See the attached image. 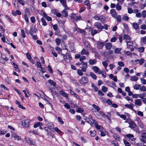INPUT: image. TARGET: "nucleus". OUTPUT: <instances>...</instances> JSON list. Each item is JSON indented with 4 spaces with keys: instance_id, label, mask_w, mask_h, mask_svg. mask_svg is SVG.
<instances>
[{
    "instance_id": "2",
    "label": "nucleus",
    "mask_w": 146,
    "mask_h": 146,
    "mask_svg": "<svg viewBox=\"0 0 146 146\" xmlns=\"http://www.w3.org/2000/svg\"><path fill=\"white\" fill-rule=\"evenodd\" d=\"M88 82V79L87 77L84 76L82 77L79 80V82L82 85H85Z\"/></svg>"
},
{
    "instance_id": "42",
    "label": "nucleus",
    "mask_w": 146,
    "mask_h": 146,
    "mask_svg": "<svg viewBox=\"0 0 146 146\" xmlns=\"http://www.w3.org/2000/svg\"><path fill=\"white\" fill-rule=\"evenodd\" d=\"M82 71V70L80 69L77 70V73L80 76H82L83 75V73Z\"/></svg>"
},
{
    "instance_id": "32",
    "label": "nucleus",
    "mask_w": 146,
    "mask_h": 146,
    "mask_svg": "<svg viewBox=\"0 0 146 146\" xmlns=\"http://www.w3.org/2000/svg\"><path fill=\"white\" fill-rule=\"evenodd\" d=\"M121 49V48H117L115 49L114 50V52L115 54L120 53Z\"/></svg>"
},
{
    "instance_id": "43",
    "label": "nucleus",
    "mask_w": 146,
    "mask_h": 146,
    "mask_svg": "<svg viewBox=\"0 0 146 146\" xmlns=\"http://www.w3.org/2000/svg\"><path fill=\"white\" fill-rule=\"evenodd\" d=\"M98 31L97 30H93L91 32V34L92 35L94 36L95 34L97 33Z\"/></svg>"
},
{
    "instance_id": "53",
    "label": "nucleus",
    "mask_w": 146,
    "mask_h": 146,
    "mask_svg": "<svg viewBox=\"0 0 146 146\" xmlns=\"http://www.w3.org/2000/svg\"><path fill=\"white\" fill-rule=\"evenodd\" d=\"M48 70L49 71L50 73L51 74H52L53 73V71L51 66L48 65Z\"/></svg>"
},
{
    "instance_id": "41",
    "label": "nucleus",
    "mask_w": 146,
    "mask_h": 146,
    "mask_svg": "<svg viewBox=\"0 0 146 146\" xmlns=\"http://www.w3.org/2000/svg\"><path fill=\"white\" fill-rule=\"evenodd\" d=\"M127 44L128 46H128H132L133 44V42L132 41H127Z\"/></svg>"
},
{
    "instance_id": "23",
    "label": "nucleus",
    "mask_w": 146,
    "mask_h": 146,
    "mask_svg": "<svg viewBox=\"0 0 146 146\" xmlns=\"http://www.w3.org/2000/svg\"><path fill=\"white\" fill-rule=\"evenodd\" d=\"M132 26L134 29L135 30H137V29L139 28V25L137 23H133Z\"/></svg>"
},
{
    "instance_id": "63",
    "label": "nucleus",
    "mask_w": 146,
    "mask_h": 146,
    "mask_svg": "<svg viewBox=\"0 0 146 146\" xmlns=\"http://www.w3.org/2000/svg\"><path fill=\"white\" fill-rule=\"evenodd\" d=\"M64 106L66 108L69 109L70 108V106L68 103H66L64 105Z\"/></svg>"
},
{
    "instance_id": "27",
    "label": "nucleus",
    "mask_w": 146,
    "mask_h": 146,
    "mask_svg": "<svg viewBox=\"0 0 146 146\" xmlns=\"http://www.w3.org/2000/svg\"><path fill=\"white\" fill-rule=\"evenodd\" d=\"M130 37L128 35H125L123 38V39H125L126 40V41H128V40H130Z\"/></svg>"
},
{
    "instance_id": "12",
    "label": "nucleus",
    "mask_w": 146,
    "mask_h": 146,
    "mask_svg": "<svg viewBox=\"0 0 146 146\" xmlns=\"http://www.w3.org/2000/svg\"><path fill=\"white\" fill-rule=\"evenodd\" d=\"M134 136L133 134H127L125 136V138L126 139L127 138H129L130 141L131 142L130 140L131 141H133V140L132 139H133Z\"/></svg>"
},
{
    "instance_id": "17",
    "label": "nucleus",
    "mask_w": 146,
    "mask_h": 146,
    "mask_svg": "<svg viewBox=\"0 0 146 146\" xmlns=\"http://www.w3.org/2000/svg\"><path fill=\"white\" fill-rule=\"evenodd\" d=\"M129 127L131 128H133L136 126V125L135 122L133 121H130L129 122Z\"/></svg>"
},
{
    "instance_id": "6",
    "label": "nucleus",
    "mask_w": 146,
    "mask_h": 146,
    "mask_svg": "<svg viewBox=\"0 0 146 146\" xmlns=\"http://www.w3.org/2000/svg\"><path fill=\"white\" fill-rule=\"evenodd\" d=\"M105 42L98 41L97 43V48L98 49H101L104 45Z\"/></svg>"
},
{
    "instance_id": "29",
    "label": "nucleus",
    "mask_w": 146,
    "mask_h": 146,
    "mask_svg": "<svg viewBox=\"0 0 146 146\" xmlns=\"http://www.w3.org/2000/svg\"><path fill=\"white\" fill-rule=\"evenodd\" d=\"M84 111V110L82 108L80 107H78L76 110V111L77 112L82 113Z\"/></svg>"
},
{
    "instance_id": "37",
    "label": "nucleus",
    "mask_w": 146,
    "mask_h": 146,
    "mask_svg": "<svg viewBox=\"0 0 146 146\" xmlns=\"http://www.w3.org/2000/svg\"><path fill=\"white\" fill-rule=\"evenodd\" d=\"M138 78L137 76H134L131 77V80L132 81H136L138 80Z\"/></svg>"
},
{
    "instance_id": "52",
    "label": "nucleus",
    "mask_w": 146,
    "mask_h": 146,
    "mask_svg": "<svg viewBox=\"0 0 146 146\" xmlns=\"http://www.w3.org/2000/svg\"><path fill=\"white\" fill-rule=\"evenodd\" d=\"M1 57L3 58V59L5 60L6 61H7L8 60V59L6 57L5 55L4 54H1Z\"/></svg>"
},
{
    "instance_id": "20",
    "label": "nucleus",
    "mask_w": 146,
    "mask_h": 146,
    "mask_svg": "<svg viewBox=\"0 0 146 146\" xmlns=\"http://www.w3.org/2000/svg\"><path fill=\"white\" fill-rule=\"evenodd\" d=\"M125 106L131 109L132 110H134V109L133 108V104L132 103H131L130 104H125Z\"/></svg>"
},
{
    "instance_id": "21",
    "label": "nucleus",
    "mask_w": 146,
    "mask_h": 146,
    "mask_svg": "<svg viewBox=\"0 0 146 146\" xmlns=\"http://www.w3.org/2000/svg\"><path fill=\"white\" fill-rule=\"evenodd\" d=\"M60 94L62 95L63 96H64L65 98H67L68 97V95L67 93H66L63 91L62 90L60 91L59 92Z\"/></svg>"
},
{
    "instance_id": "5",
    "label": "nucleus",
    "mask_w": 146,
    "mask_h": 146,
    "mask_svg": "<svg viewBox=\"0 0 146 146\" xmlns=\"http://www.w3.org/2000/svg\"><path fill=\"white\" fill-rule=\"evenodd\" d=\"M82 68L81 70L83 72H86V69L88 68L87 63H85L84 62H82Z\"/></svg>"
},
{
    "instance_id": "40",
    "label": "nucleus",
    "mask_w": 146,
    "mask_h": 146,
    "mask_svg": "<svg viewBox=\"0 0 146 146\" xmlns=\"http://www.w3.org/2000/svg\"><path fill=\"white\" fill-rule=\"evenodd\" d=\"M58 122L60 123V124H63L64 123V121L62 120L61 117H58Z\"/></svg>"
},
{
    "instance_id": "8",
    "label": "nucleus",
    "mask_w": 146,
    "mask_h": 146,
    "mask_svg": "<svg viewBox=\"0 0 146 146\" xmlns=\"http://www.w3.org/2000/svg\"><path fill=\"white\" fill-rule=\"evenodd\" d=\"M11 137L13 138V139L16 141H19L21 139L20 137L15 133H13L12 134Z\"/></svg>"
},
{
    "instance_id": "49",
    "label": "nucleus",
    "mask_w": 146,
    "mask_h": 146,
    "mask_svg": "<svg viewBox=\"0 0 146 146\" xmlns=\"http://www.w3.org/2000/svg\"><path fill=\"white\" fill-rule=\"evenodd\" d=\"M21 36L23 38L25 37V31L24 30L22 29L21 31Z\"/></svg>"
},
{
    "instance_id": "45",
    "label": "nucleus",
    "mask_w": 146,
    "mask_h": 146,
    "mask_svg": "<svg viewBox=\"0 0 146 146\" xmlns=\"http://www.w3.org/2000/svg\"><path fill=\"white\" fill-rule=\"evenodd\" d=\"M70 94L72 95H74L77 98H80L79 96L75 93L74 92L72 91V90H70Z\"/></svg>"
},
{
    "instance_id": "3",
    "label": "nucleus",
    "mask_w": 146,
    "mask_h": 146,
    "mask_svg": "<svg viewBox=\"0 0 146 146\" xmlns=\"http://www.w3.org/2000/svg\"><path fill=\"white\" fill-rule=\"evenodd\" d=\"M25 140L26 143L29 145H34L36 143L35 141H33L32 139L29 137H25Z\"/></svg>"
},
{
    "instance_id": "55",
    "label": "nucleus",
    "mask_w": 146,
    "mask_h": 146,
    "mask_svg": "<svg viewBox=\"0 0 146 146\" xmlns=\"http://www.w3.org/2000/svg\"><path fill=\"white\" fill-rule=\"evenodd\" d=\"M123 141H124V143L125 145L127 146H130V144L126 140H125L124 139H123Z\"/></svg>"
},
{
    "instance_id": "64",
    "label": "nucleus",
    "mask_w": 146,
    "mask_h": 146,
    "mask_svg": "<svg viewBox=\"0 0 146 146\" xmlns=\"http://www.w3.org/2000/svg\"><path fill=\"white\" fill-rule=\"evenodd\" d=\"M26 55L27 58L29 60L31 59L32 58L31 55L30 53H27Z\"/></svg>"
},
{
    "instance_id": "33",
    "label": "nucleus",
    "mask_w": 146,
    "mask_h": 146,
    "mask_svg": "<svg viewBox=\"0 0 146 146\" xmlns=\"http://www.w3.org/2000/svg\"><path fill=\"white\" fill-rule=\"evenodd\" d=\"M93 107L96 109L98 111H99L100 110V109L99 107L94 104L92 105Z\"/></svg>"
},
{
    "instance_id": "13",
    "label": "nucleus",
    "mask_w": 146,
    "mask_h": 146,
    "mask_svg": "<svg viewBox=\"0 0 146 146\" xmlns=\"http://www.w3.org/2000/svg\"><path fill=\"white\" fill-rule=\"evenodd\" d=\"M110 13L111 14V15L114 18L116 17L117 15V13L115 9H111L110 11Z\"/></svg>"
},
{
    "instance_id": "25",
    "label": "nucleus",
    "mask_w": 146,
    "mask_h": 146,
    "mask_svg": "<svg viewBox=\"0 0 146 146\" xmlns=\"http://www.w3.org/2000/svg\"><path fill=\"white\" fill-rule=\"evenodd\" d=\"M90 75L91 76V77L94 79L96 80L97 79V76L93 73L92 72H90Z\"/></svg>"
},
{
    "instance_id": "24",
    "label": "nucleus",
    "mask_w": 146,
    "mask_h": 146,
    "mask_svg": "<svg viewBox=\"0 0 146 146\" xmlns=\"http://www.w3.org/2000/svg\"><path fill=\"white\" fill-rule=\"evenodd\" d=\"M113 138L116 140L117 141H119L120 138L119 135L117 134H114L113 135Z\"/></svg>"
},
{
    "instance_id": "9",
    "label": "nucleus",
    "mask_w": 146,
    "mask_h": 146,
    "mask_svg": "<svg viewBox=\"0 0 146 146\" xmlns=\"http://www.w3.org/2000/svg\"><path fill=\"white\" fill-rule=\"evenodd\" d=\"M92 69L96 73H98V74L102 73V71L96 66H93L92 67Z\"/></svg>"
},
{
    "instance_id": "14",
    "label": "nucleus",
    "mask_w": 146,
    "mask_h": 146,
    "mask_svg": "<svg viewBox=\"0 0 146 146\" xmlns=\"http://www.w3.org/2000/svg\"><path fill=\"white\" fill-rule=\"evenodd\" d=\"M106 48L107 50L110 49L112 46V44L110 42H108L106 43L105 44Z\"/></svg>"
},
{
    "instance_id": "47",
    "label": "nucleus",
    "mask_w": 146,
    "mask_h": 146,
    "mask_svg": "<svg viewBox=\"0 0 146 146\" xmlns=\"http://www.w3.org/2000/svg\"><path fill=\"white\" fill-rule=\"evenodd\" d=\"M111 116V113L109 112L107 114V115H106V117L109 120L111 121V119L110 118V117Z\"/></svg>"
},
{
    "instance_id": "61",
    "label": "nucleus",
    "mask_w": 146,
    "mask_h": 146,
    "mask_svg": "<svg viewBox=\"0 0 146 146\" xmlns=\"http://www.w3.org/2000/svg\"><path fill=\"white\" fill-rule=\"evenodd\" d=\"M141 83L143 84H146V80L143 78H141Z\"/></svg>"
},
{
    "instance_id": "11",
    "label": "nucleus",
    "mask_w": 146,
    "mask_h": 146,
    "mask_svg": "<svg viewBox=\"0 0 146 146\" xmlns=\"http://www.w3.org/2000/svg\"><path fill=\"white\" fill-rule=\"evenodd\" d=\"M135 102V104L136 105L140 106L141 105L142 102L141 101L140 99H136L134 100Z\"/></svg>"
},
{
    "instance_id": "34",
    "label": "nucleus",
    "mask_w": 146,
    "mask_h": 146,
    "mask_svg": "<svg viewBox=\"0 0 146 146\" xmlns=\"http://www.w3.org/2000/svg\"><path fill=\"white\" fill-rule=\"evenodd\" d=\"M41 21L42 22V25L44 26H46L47 25V23L46 22L45 20L43 18H42L41 19Z\"/></svg>"
},
{
    "instance_id": "4",
    "label": "nucleus",
    "mask_w": 146,
    "mask_h": 146,
    "mask_svg": "<svg viewBox=\"0 0 146 146\" xmlns=\"http://www.w3.org/2000/svg\"><path fill=\"white\" fill-rule=\"evenodd\" d=\"M30 120L27 119L25 120H23L22 121V125L26 127H28L29 125Z\"/></svg>"
},
{
    "instance_id": "15",
    "label": "nucleus",
    "mask_w": 146,
    "mask_h": 146,
    "mask_svg": "<svg viewBox=\"0 0 146 146\" xmlns=\"http://www.w3.org/2000/svg\"><path fill=\"white\" fill-rule=\"evenodd\" d=\"M67 9L66 8H65V9H64L62 11V15L65 17H66L68 16V13L66 10Z\"/></svg>"
},
{
    "instance_id": "46",
    "label": "nucleus",
    "mask_w": 146,
    "mask_h": 146,
    "mask_svg": "<svg viewBox=\"0 0 146 146\" xmlns=\"http://www.w3.org/2000/svg\"><path fill=\"white\" fill-rule=\"evenodd\" d=\"M144 48L143 47L138 48V50L140 52H142L144 51Z\"/></svg>"
},
{
    "instance_id": "39",
    "label": "nucleus",
    "mask_w": 146,
    "mask_h": 146,
    "mask_svg": "<svg viewBox=\"0 0 146 146\" xmlns=\"http://www.w3.org/2000/svg\"><path fill=\"white\" fill-rule=\"evenodd\" d=\"M54 129L55 131L58 132L60 134H61L62 132L57 127H55L54 128Z\"/></svg>"
},
{
    "instance_id": "60",
    "label": "nucleus",
    "mask_w": 146,
    "mask_h": 146,
    "mask_svg": "<svg viewBox=\"0 0 146 146\" xmlns=\"http://www.w3.org/2000/svg\"><path fill=\"white\" fill-rule=\"evenodd\" d=\"M84 4L87 6H88L89 5L90 2L88 0H86L84 2Z\"/></svg>"
},
{
    "instance_id": "22",
    "label": "nucleus",
    "mask_w": 146,
    "mask_h": 146,
    "mask_svg": "<svg viewBox=\"0 0 146 146\" xmlns=\"http://www.w3.org/2000/svg\"><path fill=\"white\" fill-rule=\"evenodd\" d=\"M42 125V123L40 122H38L35 123L34 125V127L36 128L39 126H41Z\"/></svg>"
},
{
    "instance_id": "19",
    "label": "nucleus",
    "mask_w": 146,
    "mask_h": 146,
    "mask_svg": "<svg viewBox=\"0 0 146 146\" xmlns=\"http://www.w3.org/2000/svg\"><path fill=\"white\" fill-rule=\"evenodd\" d=\"M89 54V52L84 48L82 49L81 52V54L82 55L86 54L87 55H88Z\"/></svg>"
},
{
    "instance_id": "56",
    "label": "nucleus",
    "mask_w": 146,
    "mask_h": 146,
    "mask_svg": "<svg viewBox=\"0 0 146 146\" xmlns=\"http://www.w3.org/2000/svg\"><path fill=\"white\" fill-rule=\"evenodd\" d=\"M24 18L26 22L28 23L29 22V19L27 17V15L26 13H25L24 15Z\"/></svg>"
},
{
    "instance_id": "36",
    "label": "nucleus",
    "mask_w": 146,
    "mask_h": 146,
    "mask_svg": "<svg viewBox=\"0 0 146 146\" xmlns=\"http://www.w3.org/2000/svg\"><path fill=\"white\" fill-rule=\"evenodd\" d=\"M116 9L118 11H120L121 9V7L120 6L119 4L117 3L116 5Z\"/></svg>"
},
{
    "instance_id": "35",
    "label": "nucleus",
    "mask_w": 146,
    "mask_h": 146,
    "mask_svg": "<svg viewBox=\"0 0 146 146\" xmlns=\"http://www.w3.org/2000/svg\"><path fill=\"white\" fill-rule=\"evenodd\" d=\"M141 42L142 43L146 44V36H145L141 38Z\"/></svg>"
},
{
    "instance_id": "44",
    "label": "nucleus",
    "mask_w": 146,
    "mask_h": 146,
    "mask_svg": "<svg viewBox=\"0 0 146 146\" xmlns=\"http://www.w3.org/2000/svg\"><path fill=\"white\" fill-rule=\"evenodd\" d=\"M35 66H36L37 67L39 68H40L42 66L41 63L40 62H36L35 64Z\"/></svg>"
},
{
    "instance_id": "18",
    "label": "nucleus",
    "mask_w": 146,
    "mask_h": 146,
    "mask_svg": "<svg viewBox=\"0 0 146 146\" xmlns=\"http://www.w3.org/2000/svg\"><path fill=\"white\" fill-rule=\"evenodd\" d=\"M96 59H94V60L90 59L89 60V63L91 65H93L96 64Z\"/></svg>"
},
{
    "instance_id": "7",
    "label": "nucleus",
    "mask_w": 146,
    "mask_h": 146,
    "mask_svg": "<svg viewBox=\"0 0 146 146\" xmlns=\"http://www.w3.org/2000/svg\"><path fill=\"white\" fill-rule=\"evenodd\" d=\"M94 25L99 29L102 30L103 29V26L100 22H96L94 23Z\"/></svg>"
},
{
    "instance_id": "16",
    "label": "nucleus",
    "mask_w": 146,
    "mask_h": 146,
    "mask_svg": "<svg viewBox=\"0 0 146 146\" xmlns=\"http://www.w3.org/2000/svg\"><path fill=\"white\" fill-rule=\"evenodd\" d=\"M85 46V48L88 50L90 49V45L89 44L88 42L87 41H84L83 42Z\"/></svg>"
},
{
    "instance_id": "57",
    "label": "nucleus",
    "mask_w": 146,
    "mask_h": 146,
    "mask_svg": "<svg viewBox=\"0 0 146 146\" xmlns=\"http://www.w3.org/2000/svg\"><path fill=\"white\" fill-rule=\"evenodd\" d=\"M78 29L80 33H82L84 35H86L87 34V33L84 30L81 29H80L79 28H78Z\"/></svg>"
},
{
    "instance_id": "54",
    "label": "nucleus",
    "mask_w": 146,
    "mask_h": 146,
    "mask_svg": "<svg viewBox=\"0 0 146 146\" xmlns=\"http://www.w3.org/2000/svg\"><path fill=\"white\" fill-rule=\"evenodd\" d=\"M117 20L118 22H120L121 21V16L120 15H118L116 17Z\"/></svg>"
},
{
    "instance_id": "50",
    "label": "nucleus",
    "mask_w": 146,
    "mask_h": 146,
    "mask_svg": "<svg viewBox=\"0 0 146 146\" xmlns=\"http://www.w3.org/2000/svg\"><path fill=\"white\" fill-rule=\"evenodd\" d=\"M137 61H138L139 62V63L140 65H141L144 62V60L143 59L141 58L139 60H137Z\"/></svg>"
},
{
    "instance_id": "31",
    "label": "nucleus",
    "mask_w": 146,
    "mask_h": 146,
    "mask_svg": "<svg viewBox=\"0 0 146 146\" xmlns=\"http://www.w3.org/2000/svg\"><path fill=\"white\" fill-rule=\"evenodd\" d=\"M139 90L143 92L146 91V88L144 86H142L139 88Z\"/></svg>"
},
{
    "instance_id": "30",
    "label": "nucleus",
    "mask_w": 146,
    "mask_h": 146,
    "mask_svg": "<svg viewBox=\"0 0 146 146\" xmlns=\"http://www.w3.org/2000/svg\"><path fill=\"white\" fill-rule=\"evenodd\" d=\"M140 85L135 84L134 86H133V88L134 89L136 90H138L139 89V88L140 87Z\"/></svg>"
},
{
    "instance_id": "51",
    "label": "nucleus",
    "mask_w": 146,
    "mask_h": 146,
    "mask_svg": "<svg viewBox=\"0 0 146 146\" xmlns=\"http://www.w3.org/2000/svg\"><path fill=\"white\" fill-rule=\"evenodd\" d=\"M108 90V88L105 86H103L102 87V90L104 92H106Z\"/></svg>"
},
{
    "instance_id": "48",
    "label": "nucleus",
    "mask_w": 146,
    "mask_h": 146,
    "mask_svg": "<svg viewBox=\"0 0 146 146\" xmlns=\"http://www.w3.org/2000/svg\"><path fill=\"white\" fill-rule=\"evenodd\" d=\"M102 64L104 67L106 68L108 65L107 62L106 61H104L102 62Z\"/></svg>"
},
{
    "instance_id": "28",
    "label": "nucleus",
    "mask_w": 146,
    "mask_h": 146,
    "mask_svg": "<svg viewBox=\"0 0 146 146\" xmlns=\"http://www.w3.org/2000/svg\"><path fill=\"white\" fill-rule=\"evenodd\" d=\"M55 42L57 45H60L61 40L60 39L58 38H56L55 40Z\"/></svg>"
},
{
    "instance_id": "58",
    "label": "nucleus",
    "mask_w": 146,
    "mask_h": 146,
    "mask_svg": "<svg viewBox=\"0 0 146 146\" xmlns=\"http://www.w3.org/2000/svg\"><path fill=\"white\" fill-rule=\"evenodd\" d=\"M127 10L128 12V13L129 14L132 13L133 12V10L131 8H128L127 9Z\"/></svg>"
},
{
    "instance_id": "26",
    "label": "nucleus",
    "mask_w": 146,
    "mask_h": 146,
    "mask_svg": "<svg viewBox=\"0 0 146 146\" xmlns=\"http://www.w3.org/2000/svg\"><path fill=\"white\" fill-rule=\"evenodd\" d=\"M90 135L92 137H94L96 135V132L94 130L93 131H90Z\"/></svg>"
},
{
    "instance_id": "10",
    "label": "nucleus",
    "mask_w": 146,
    "mask_h": 146,
    "mask_svg": "<svg viewBox=\"0 0 146 146\" xmlns=\"http://www.w3.org/2000/svg\"><path fill=\"white\" fill-rule=\"evenodd\" d=\"M60 3L62 4V5L65 8H66L68 9H69V8L67 7V6L66 4V0H59Z\"/></svg>"
},
{
    "instance_id": "59",
    "label": "nucleus",
    "mask_w": 146,
    "mask_h": 146,
    "mask_svg": "<svg viewBox=\"0 0 146 146\" xmlns=\"http://www.w3.org/2000/svg\"><path fill=\"white\" fill-rule=\"evenodd\" d=\"M82 20L81 17L80 16L76 17L75 18V20L76 22H78V21Z\"/></svg>"
},
{
    "instance_id": "38",
    "label": "nucleus",
    "mask_w": 146,
    "mask_h": 146,
    "mask_svg": "<svg viewBox=\"0 0 146 146\" xmlns=\"http://www.w3.org/2000/svg\"><path fill=\"white\" fill-rule=\"evenodd\" d=\"M105 18L103 16H101L100 17V19L101 22L102 23H104V21L105 20Z\"/></svg>"
},
{
    "instance_id": "62",
    "label": "nucleus",
    "mask_w": 146,
    "mask_h": 146,
    "mask_svg": "<svg viewBox=\"0 0 146 146\" xmlns=\"http://www.w3.org/2000/svg\"><path fill=\"white\" fill-rule=\"evenodd\" d=\"M118 64L120 66L123 67L124 66V64L122 62H118Z\"/></svg>"
},
{
    "instance_id": "1",
    "label": "nucleus",
    "mask_w": 146,
    "mask_h": 146,
    "mask_svg": "<svg viewBox=\"0 0 146 146\" xmlns=\"http://www.w3.org/2000/svg\"><path fill=\"white\" fill-rule=\"evenodd\" d=\"M66 62L67 63L70 62V59H72V57L70 53L68 52H66L65 54H62Z\"/></svg>"
}]
</instances>
